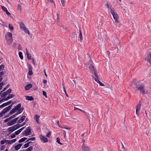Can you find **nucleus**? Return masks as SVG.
<instances>
[{"mask_svg":"<svg viewBox=\"0 0 151 151\" xmlns=\"http://www.w3.org/2000/svg\"><path fill=\"white\" fill-rule=\"evenodd\" d=\"M21 105L20 104H18L13 108L10 112L9 114H12L15 113V114L13 116H14V118L18 114H20L22 111L23 109L21 108Z\"/></svg>","mask_w":151,"mask_h":151,"instance_id":"obj_1","label":"nucleus"},{"mask_svg":"<svg viewBox=\"0 0 151 151\" xmlns=\"http://www.w3.org/2000/svg\"><path fill=\"white\" fill-rule=\"evenodd\" d=\"M5 39L8 44H11L12 42V34L11 33L8 32L5 36Z\"/></svg>","mask_w":151,"mask_h":151,"instance_id":"obj_2","label":"nucleus"},{"mask_svg":"<svg viewBox=\"0 0 151 151\" xmlns=\"http://www.w3.org/2000/svg\"><path fill=\"white\" fill-rule=\"evenodd\" d=\"M111 14L113 16L114 19L115 20L116 22L118 23L119 22V17L117 13L115 11V9L112 10L111 12H110Z\"/></svg>","mask_w":151,"mask_h":151,"instance_id":"obj_3","label":"nucleus"},{"mask_svg":"<svg viewBox=\"0 0 151 151\" xmlns=\"http://www.w3.org/2000/svg\"><path fill=\"white\" fill-rule=\"evenodd\" d=\"M20 28L22 29L23 31L26 33L29 34V32L28 29L25 27L24 24L22 22H20L19 23Z\"/></svg>","mask_w":151,"mask_h":151,"instance_id":"obj_4","label":"nucleus"},{"mask_svg":"<svg viewBox=\"0 0 151 151\" xmlns=\"http://www.w3.org/2000/svg\"><path fill=\"white\" fill-rule=\"evenodd\" d=\"M18 119V117H17L12 120H9V122L7 123V125L8 126H10L16 123Z\"/></svg>","mask_w":151,"mask_h":151,"instance_id":"obj_5","label":"nucleus"},{"mask_svg":"<svg viewBox=\"0 0 151 151\" xmlns=\"http://www.w3.org/2000/svg\"><path fill=\"white\" fill-rule=\"evenodd\" d=\"M145 60L147 63L151 64V53H150L146 56Z\"/></svg>","mask_w":151,"mask_h":151,"instance_id":"obj_6","label":"nucleus"},{"mask_svg":"<svg viewBox=\"0 0 151 151\" xmlns=\"http://www.w3.org/2000/svg\"><path fill=\"white\" fill-rule=\"evenodd\" d=\"M89 63V64L91 65L89 66V68L90 70L92 73H93L94 74L95 73H97V70L96 69L94 68L92 65V63L91 62H90Z\"/></svg>","mask_w":151,"mask_h":151,"instance_id":"obj_7","label":"nucleus"},{"mask_svg":"<svg viewBox=\"0 0 151 151\" xmlns=\"http://www.w3.org/2000/svg\"><path fill=\"white\" fill-rule=\"evenodd\" d=\"M18 129V127L16 125L10 127L8 128V130L9 133H11L14 130Z\"/></svg>","mask_w":151,"mask_h":151,"instance_id":"obj_8","label":"nucleus"},{"mask_svg":"<svg viewBox=\"0 0 151 151\" xmlns=\"http://www.w3.org/2000/svg\"><path fill=\"white\" fill-rule=\"evenodd\" d=\"M11 92V89H9L6 91L1 93H0V95L2 97H4L6 95L9 94Z\"/></svg>","mask_w":151,"mask_h":151,"instance_id":"obj_9","label":"nucleus"},{"mask_svg":"<svg viewBox=\"0 0 151 151\" xmlns=\"http://www.w3.org/2000/svg\"><path fill=\"white\" fill-rule=\"evenodd\" d=\"M141 104H139L136 107V114L138 116H139V112L141 110Z\"/></svg>","mask_w":151,"mask_h":151,"instance_id":"obj_10","label":"nucleus"},{"mask_svg":"<svg viewBox=\"0 0 151 151\" xmlns=\"http://www.w3.org/2000/svg\"><path fill=\"white\" fill-rule=\"evenodd\" d=\"M42 142L45 143L48 142L47 139L43 135H40L39 136Z\"/></svg>","mask_w":151,"mask_h":151,"instance_id":"obj_11","label":"nucleus"},{"mask_svg":"<svg viewBox=\"0 0 151 151\" xmlns=\"http://www.w3.org/2000/svg\"><path fill=\"white\" fill-rule=\"evenodd\" d=\"M82 149L83 151H91L90 147L85 145L83 143L82 146Z\"/></svg>","mask_w":151,"mask_h":151,"instance_id":"obj_12","label":"nucleus"},{"mask_svg":"<svg viewBox=\"0 0 151 151\" xmlns=\"http://www.w3.org/2000/svg\"><path fill=\"white\" fill-rule=\"evenodd\" d=\"M105 6L108 9V11L110 12H111L112 10L114 9L111 8L110 4L108 2H106L105 4Z\"/></svg>","mask_w":151,"mask_h":151,"instance_id":"obj_13","label":"nucleus"},{"mask_svg":"<svg viewBox=\"0 0 151 151\" xmlns=\"http://www.w3.org/2000/svg\"><path fill=\"white\" fill-rule=\"evenodd\" d=\"M31 133V129L29 127L27 128L25 131L23 133L24 135L26 136L30 135Z\"/></svg>","mask_w":151,"mask_h":151,"instance_id":"obj_14","label":"nucleus"},{"mask_svg":"<svg viewBox=\"0 0 151 151\" xmlns=\"http://www.w3.org/2000/svg\"><path fill=\"white\" fill-rule=\"evenodd\" d=\"M137 88L143 94H145V92L143 85H142L141 86H140L139 87L138 86Z\"/></svg>","mask_w":151,"mask_h":151,"instance_id":"obj_15","label":"nucleus"},{"mask_svg":"<svg viewBox=\"0 0 151 151\" xmlns=\"http://www.w3.org/2000/svg\"><path fill=\"white\" fill-rule=\"evenodd\" d=\"M12 105L9 106L5 108L2 111H1L4 114L7 111H8L10 110L12 107Z\"/></svg>","mask_w":151,"mask_h":151,"instance_id":"obj_16","label":"nucleus"},{"mask_svg":"<svg viewBox=\"0 0 151 151\" xmlns=\"http://www.w3.org/2000/svg\"><path fill=\"white\" fill-rule=\"evenodd\" d=\"M94 76L93 77V78L94 79L95 81L96 82L98 83H99V82L100 81L99 80V77L97 73H95L94 74Z\"/></svg>","mask_w":151,"mask_h":151,"instance_id":"obj_17","label":"nucleus"},{"mask_svg":"<svg viewBox=\"0 0 151 151\" xmlns=\"http://www.w3.org/2000/svg\"><path fill=\"white\" fill-rule=\"evenodd\" d=\"M17 140L16 139H14L12 140H7L6 144L8 145L11 144L15 142Z\"/></svg>","mask_w":151,"mask_h":151,"instance_id":"obj_18","label":"nucleus"},{"mask_svg":"<svg viewBox=\"0 0 151 151\" xmlns=\"http://www.w3.org/2000/svg\"><path fill=\"white\" fill-rule=\"evenodd\" d=\"M25 118V116H23L21 117L20 119L18 121L17 123H20L24 121Z\"/></svg>","mask_w":151,"mask_h":151,"instance_id":"obj_19","label":"nucleus"},{"mask_svg":"<svg viewBox=\"0 0 151 151\" xmlns=\"http://www.w3.org/2000/svg\"><path fill=\"white\" fill-rule=\"evenodd\" d=\"M32 87V84H29L26 85L24 87V88L26 90H28Z\"/></svg>","mask_w":151,"mask_h":151,"instance_id":"obj_20","label":"nucleus"},{"mask_svg":"<svg viewBox=\"0 0 151 151\" xmlns=\"http://www.w3.org/2000/svg\"><path fill=\"white\" fill-rule=\"evenodd\" d=\"M22 145V144H19L18 145H16L14 147V148L16 151H17L19 150L21 147V146Z\"/></svg>","mask_w":151,"mask_h":151,"instance_id":"obj_21","label":"nucleus"},{"mask_svg":"<svg viewBox=\"0 0 151 151\" xmlns=\"http://www.w3.org/2000/svg\"><path fill=\"white\" fill-rule=\"evenodd\" d=\"M14 96V95L12 94H9L8 96L5 98V100L6 101L8 100L9 99L12 98Z\"/></svg>","mask_w":151,"mask_h":151,"instance_id":"obj_22","label":"nucleus"},{"mask_svg":"<svg viewBox=\"0 0 151 151\" xmlns=\"http://www.w3.org/2000/svg\"><path fill=\"white\" fill-rule=\"evenodd\" d=\"M24 128V127H23L15 132L14 133L16 135H18Z\"/></svg>","mask_w":151,"mask_h":151,"instance_id":"obj_23","label":"nucleus"},{"mask_svg":"<svg viewBox=\"0 0 151 151\" xmlns=\"http://www.w3.org/2000/svg\"><path fill=\"white\" fill-rule=\"evenodd\" d=\"M14 118V116H12L9 117L8 118L4 120V122H8L9 121V120H10L11 119Z\"/></svg>","mask_w":151,"mask_h":151,"instance_id":"obj_24","label":"nucleus"},{"mask_svg":"<svg viewBox=\"0 0 151 151\" xmlns=\"http://www.w3.org/2000/svg\"><path fill=\"white\" fill-rule=\"evenodd\" d=\"M26 99L29 101H32L33 100V98L32 96H27L25 97Z\"/></svg>","mask_w":151,"mask_h":151,"instance_id":"obj_25","label":"nucleus"},{"mask_svg":"<svg viewBox=\"0 0 151 151\" xmlns=\"http://www.w3.org/2000/svg\"><path fill=\"white\" fill-rule=\"evenodd\" d=\"M26 55L27 56V58L29 60H30L31 59V55L29 54L27 50V48H26Z\"/></svg>","mask_w":151,"mask_h":151,"instance_id":"obj_26","label":"nucleus"},{"mask_svg":"<svg viewBox=\"0 0 151 151\" xmlns=\"http://www.w3.org/2000/svg\"><path fill=\"white\" fill-rule=\"evenodd\" d=\"M33 149V147L32 146H30L26 150H22V151H31Z\"/></svg>","mask_w":151,"mask_h":151,"instance_id":"obj_27","label":"nucleus"},{"mask_svg":"<svg viewBox=\"0 0 151 151\" xmlns=\"http://www.w3.org/2000/svg\"><path fill=\"white\" fill-rule=\"evenodd\" d=\"M58 126H59L60 128H64L65 129H68V130H70V128L68 127L67 126H64L63 127H62L60 126L59 124L58 125Z\"/></svg>","mask_w":151,"mask_h":151,"instance_id":"obj_28","label":"nucleus"},{"mask_svg":"<svg viewBox=\"0 0 151 151\" xmlns=\"http://www.w3.org/2000/svg\"><path fill=\"white\" fill-rule=\"evenodd\" d=\"M32 143L31 142H28L27 143L25 144L24 145V148H26L28 147L30 143Z\"/></svg>","mask_w":151,"mask_h":151,"instance_id":"obj_29","label":"nucleus"},{"mask_svg":"<svg viewBox=\"0 0 151 151\" xmlns=\"http://www.w3.org/2000/svg\"><path fill=\"white\" fill-rule=\"evenodd\" d=\"M27 139V138L26 137H24L22 139H20L19 141V143H21L22 142H23L25 141V140H26Z\"/></svg>","mask_w":151,"mask_h":151,"instance_id":"obj_30","label":"nucleus"},{"mask_svg":"<svg viewBox=\"0 0 151 151\" xmlns=\"http://www.w3.org/2000/svg\"><path fill=\"white\" fill-rule=\"evenodd\" d=\"M19 55L21 59L22 60L23 59V56L22 55V53L21 52H19Z\"/></svg>","mask_w":151,"mask_h":151,"instance_id":"obj_31","label":"nucleus"},{"mask_svg":"<svg viewBox=\"0 0 151 151\" xmlns=\"http://www.w3.org/2000/svg\"><path fill=\"white\" fill-rule=\"evenodd\" d=\"M102 23H103L102 21L100 19H99L97 21V23H98V24H99V26L100 25L101 26L102 24Z\"/></svg>","mask_w":151,"mask_h":151,"instance_id":"obj_32","label":"nucleus"},{"mask_svg":"<svg viewBox=\"0 0 151 151\" xmlns=\"http://www.w3.org/2000/svg\"><path fill=\"white\" fill-rule=\"evenodd\" d=\"M9 27L11 30L14 29V28L12 25L11 24H9Z\"/></svg>","mask_w":151,"mask_h":151,"instance_id":"obj_33","label":"nucleus"},{"mask_svg":"<svg viewBox=\"0 0 151 151\" xmlns=\"http://www.w3.org/2000/svg\"><path fill=\"white\" fill-rule=\"evenodd\" d=\"M7 140L6 139H4L3 140H1L0 142L1 144L2 145L4 144L5 142L6 143Z\"/></svg>","mask_w":151,"mask_h":151,"instance_id":"obj_34","label":"nucleus"},{"mask_svg":"<svg viewBox=\"0 0 151 151\" xmlns=\"http://www.w3.org/2000/svg\"><path fill=\"white\" fill-rule=\"evenodd\" d=\"M57 142L59 144L62 145V144L60 142V139L59 137H57L56 139Z\"/></svg>","mask_w":151,"mask_h":151,"instance_id":"obj_35","label":"nucleus"},{"mask_svg":"<svg viewBox=\"0 0 151 151\" xmlns=\"http://www.w3.org/2000/svg\"><path fill=\"white\" fill-rule=\"evenodd\" d=\"M4 66L3 65H1L0 66V71L4 70Z\"/></svg>","mask_w":151,"mask_h":151,"instance_id":"obj_36","label":"nucleus"},{"mask_svg":"<svg viewBox=\"0 0 151 151\" xmlns=\"http://www.w3.org/2000/svg\"><path fill=\"white\" fill-rule=\"evenodd\" d=\"M79 37L80 38V40L81 42L82 40V33H81V32H80V34L79 35Z\"/></svg>","mask_w":151,"mask_h":151,"instance_id":"obj_37","label":"nucleus"},{"mask_svg":"<svg viewBox=\"0 0 151 151\" xmlns=\"http://www.w3.org/2000/svg\"><path fill=\"white\" fill-rule=\"evenodd\" d=\"M51 134V132H49L47 133L46 135V137H48V138H50V135Z\"/></svg>","mask_w":151,"mask_h":151,"instance_id":"obj_38","label":"nucleus"},{"mask_svg":"<svg viewBox=\"0 0 151 151\" xmlns=\"http://www.w3.org/2000/svg\"><path fill=\"white\" fill-rule=\"evenodd\" d=\"M9 87V85H7V86H6V87L5 88H4L2 91H1V93H2L3 91H5L7 88H8Z\"/></svg>","mask_w":151,"mask_h":151,"instance_id":"obj_39","label":"nucleus"},{"mask_svg":"<svg viewBox=\"0 0 151 151\" xmlns=\"http://www.w3.org/2000/svg\"><path fill=\"white\" fill-rule=\"evenodd\" d=\"M1 7L2 10L5 12H6L7 10L6 8L3 6H2Z\"/></svg>","mask_w":151,"mask_h":151,"instance_id":"obj_40","label":"nucleus"},{"mask_svg":"<svg viewBox=\"0 0 151 151\" xmlns=\"http://www.w3.org/2000/svg\"><path fill=\"white\" fill-rule=\"evenodd\" d=\"M6 106L7 105H6V103H5L3 104H1V105L0 106V108H3V107H4V106Z\"/></svg>","mask_w":151,"mask_h":151,"instance_id":"obj_41","label":"nucleus"},{"mask_svg":"<svg viewBox=\"0 0 151 151\" xmlns=\"http://www.w3.org/2000/svg\"><path fill=\"white\" fill-rule=\"evenodd\" d=\"M17 9L21 12L22 10V8L21 6L19 4L18 5Z\"/></svg>","mask_w":151,"mask_h":151,"instance_id":"obj_42","label":"nucleus"},{"mask_svg":"<svg viewBox=\"0 0 151 151\" xmlns=\"http://www.w3.org/2000/svg\"><path fill=\"white\" fill-rule=\"evenodd\" d=\"M56 16H57V18L56 19V22H58L59 21V17H60L59 14H57L56 15Z\"/></svg>","mask_w":151,"mask_h":151,"instance_id":"obj_43","label":"nucleus"},{"mask_svg":"<svg viewBox=\"0 0 151 151\" xmlns=\"http://www.w3.org/2000/svg\"><path fill=\"white\" fill-rule=\"evenodd\" d=\"M42 93H43V96H45V98H47V95L45 91H43Z\"/></svg>","mask_w":151,"mask_h":151,"instance_id":"obj_44","label":"nucleus"},{"mask_svg":"<svg viewBox=\"0 0 151 151\" xmlns=\"http://www.w3.org/2000/svg\"><path fill=\"white\" fill-rule=\"evenodd\" d=\"M35 139V138L34 137H33L32 138H29L27 141H28L29 140L33 141Z\"/></svg>","mask_w":151,"mask_h":151,"instance_id":"obj_45","label":"nucleus"},{"mask_svg":"<svg viewBox=\"0 0 151 151\" xmlns=\"http://www.w3.org/2000/svg\"><path fill=\"white\" fill-rule=\"evenodd\" d=\"M47 2L50 3L51 4H54V2L53 0H47Z\"/></svg>","mask_w":151,"mask_h":151,"instance_id":"obj_46","label":"nucleus"},{"mask_svg":"<svg viewBox=\"0 0 151 151\" xmlns=\"http://www.w3.org/2000/svg\"><path fill=\"white\" fill-rule=\"evenodd\" d=\"M24 123L23 124H16V126H17V127H18V128H19L24 126Z\"/></svg>","mask_w":151,"mask_h":151,"instance_id":"obj_47","label":"nucleus"},{"mask_svg":"<svg viewBox=\"0 0 151 151\" xmlns=\"http://www.w3.org/2000/svg\"><path fill=\"white\" fill-rule=\"evenodd\" d=\"M98 83L99 84L100 86H105L104 84L101 83V82L100 81L99 82V83Z\"/></svg>","mask_w":151,"mask_h":151,"instance_id":"obj_48","label":"nucleus"},{"mask_svg":"<svg viewBox=\"0 0 151 151\" xmlns=\"http://www.w3.org/2000/svg\"><path fill=\"white\" fill-rule=\"evenodd\" d=\"M4 85V83L3 82L0 83V91L2 89L3 86Z\"/></svg>","mask_w":151,"mask_h":151,"instance_id":"obj_49","label":"nucleus"},{"mask_svg":"<svg viewBox=\"0 0 151 151\" xmlns=\"http://www.w3.org/2000/svg\"><path fill=\"white\" fill-rule=\"evenodd\" d=\"M62 5L64 6L65 4V1L64 0H60Z\"/></svg>","mask_w":151,"mask_h":151,"instance_id":"obj_50","label":"nucleus"},{"mask_svg":"<svg viewBox=\"0 0 151 151\" xmlns=\"http://www.w3.org/2000/svg\"><path fill=\"white\" fill-rule=\"evenodd\" d=\"M122 10L123 12H124L126 13H127L128 11V10L127 9H125L124 7V8L122 9Z\"/></svg>","mask_w":151,"mask_h":151,"instance_id":"obj_51","label":"nucleus"},{"mask_svg":"<svg viewBox=\"0 0 151 151\" xmlns=\"http://www.w3.org/2000/svg\"><path fill=\"white\" fill-rule=\"evenodd\" d=\"M33 74V73L32 70H29V72H28V74L29 75H31Z\"/></svg>","mask_w":151,"mask_h":151,"instance_id":"obj_52","label":"nucleus"},{"mask_svg":"<svg viewBox=\"0 0 151 151\" xmlns=\"http://www.w3.org/2000/svg\"><path fill=\"white\" fill-rule=\"evenodd\" d=\"M5 99H0V104L2 102H4V101H5L6 100H5Z\"/></svg>","mask_w":151,"mask_h":151,"instance_id":"obj_53","label":"nucleus"},{"mask_svg":"<svg viewBox=\"0 0 151 151\" xmlns=\"http://www.w3.org/2000/svg\"><path fill=\"white\" fill-rule=\"evenodd\" d=\"M4 73L3 71H2L0 72V77L4 75Z\"/></svg>","mask_w":151,"mask_h":151,"instance_id":"obj_54","label":"nucleus"},{"mask_svg":"<svg viewBox=\"0 0 151 151\" xmlns=\"http://www.w3.org/2000/svg\"><path fill=\"white\" fill-rule=\"evenodd\" d=\"M12 102V101H9L6 103V105H8L9 104H11Z\"/></svg>","mask_w":151,"mask_h":151,"instance_id":"obj_55","label":"nucleus"},{"mask_svg":"<svg viewBox=\"0 0 151 151\" xmlns=\"http://www.w3.org/2000/svg\"><path fill=\"white\" fill-rule=\"evenodd\" d=\"M5 146L4 145H3V146H1V150H4L5 149Z\"/></svg>","mask_w":151,"mask_h":151,"instance_id":"obj_56","label":"nucleus"},{"mask_svg":"<svg viewBox=\"0 0 151 151\" xmlns=\"http://www.w3.org/2000/svg\"><path fill=\"white\" fill-rule=\"evenodd\" d=\"M35 119L36 120V122L37 123H38V119H37V115H36L35 116Z\"/></svg>","mask_w":151,"mask_h":151,"instance_id":"obj_57","label":"nucleus"},{"mask_svg":"<svg viewBox=\"0 0 151 151\" xmlns=\"http://www.w3.org/2000/svg\"><path fill=\"white\" fill-rule=\"evenodd\" d=\"M28 68L29 70H32V68L30 65H29L28 66Z\"/></svg>","mask_w":151,"mask_h":151,"instance_id":"obj_58","label":"nucleus"},{"mask_svg":"<svg viewBox=\"0 0 151 151\" xmlns=\"http://www.w3.org/2000/svg\"><path fill=\"white\" fill-rule=\"evenodd\" d=\"M5 12L6 13V14L8 15H11L10 13L8 12L7 10Z\"/></svg>","mask_w":151,"mask_h":151,"instance_id":"obj_59","label":"nucleus"},{"mask_svg":"<svg viewBox=\"0 0 151 151\" xmlns=\"http://www.w3.org/2000/svg\"><path fill=\"white\" fill-rule=\"evenodd\" d=\"M4 114L1 111V112L0 113V117H2Z\"/></svg>","mask_w":151,"mask_h":151,"instance_id":"obj_60","label":"nucleus"},{"mask_svg":"<svg viewBox=\"0 0 151 151\" xmlns=\"http://www.w3.org/2000/svg\"><path fill=\"white\" fill-rule=\"evenodd\" d=\"M18 49L19 50H22L21 47L20 45H19L18 47Z\"/></svg>","mask_w":151,"mask_h":151,"instance_id":"obj_61","label":"nucleus"},{"mask_svg":"<svg viewBox=\"0 0 151 151\" xmlns=\"http://www.w3.org/2000/svg\"><path fill=\"white\" fill-rule=\"evenodd\" d=\"M43 82L44 84H46L47 83V81L46 80H44L43 81Z\"/></svg>","mask_w":151,"mask_h":151,"instance_id":"obj_62","label":"nucleus"},{"mask_svg":"<svg viewBox=\"0 0 151 151\" xmlns=\"http://www.w3.org/2000/svg\"><path fill=\"white\" fill-rule=\"evenodd\" d=\"M44 74H45V76H46V77H47V74H46L45 70V69L44 70Z\"/></svg>","mask_w":151,"mask_h":151,"instance_id":"obj_63","label":"nucleus"},{"mask_svg":"<svg viewBox=\"0 0 151 151\" xmlns=\"http://www.w3.org/2000/svg\"><path fill=\"white\" fill-rule=\"evenodd\" d=\"M15 137V134H13L11 136V137L12 138H13Z\"/></svg>","mask_w":151,"mask_h":151,"instance_id":"obj_64","label":"nucleus"}]
</instances>
